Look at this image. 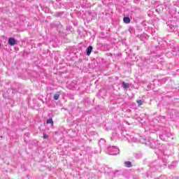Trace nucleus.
Instances as JSON below:
<instances>
[{"label": "nucleus", "mask_w": 179, "mask_h": 179, "mask_svg": "<svg viewBox=\"0 0 179 179\" xmlns=\"http://www.w3.org/2000/svg\"><path fill=\"white\" fill-rule=\"evenodd\" d=\"M108 155H111L113 156L115 155H118L120 153V149L115 146H110L108 148Z\"/></svg>", "instance_id": "obj_1"}, {"label": "nucleus", "mask_w": 179, "mask_h": 179, "mask_svg": "<svg viewBox=\"0 0 179 179\" xmlns=\"http://www.w3.org/2000/svg\"><path fill=\"white\" fill-rule=\"evenodd\" d=\"M16 39L15 38H8V44L13 47V45H16Z\"/></svg>", "instance_id": "obj_2"}, {"label": "nucleus", "mask_w": 179, "mask_h": 179, "mask_svg": "<svg viewBox=\"0 0 179 179\" xmlns=\"http://www.w3.org/2000/svg\"><path fill=\"white\" fill-rule=\"evenodd\" d=\"M127 139L128 142H136V138H134V136H129Z\"/></svg>", "instance_id": "obj_3"}, {"label": "nucleus", "mask_w": 179, "mask_h": 179, "mask_svg": "<svg viewBox=\"0 0 179 179\" xmlns=\"http://www.w3.org/2000/svg\"><path fill=\"white\" fill-rule=\"evenodd\" d=\"M92 51H93V47L92 46H88L87 48V55L89 57L92 54Z\"/></svg>", "instance_id": "obj_4"}, {"label": "nucleus", "mask_w": 179, "mask_h": 179, "mask_svg": "<svg viewBox=\"0 0 179 179\" xmlns=\"http://www.w3.org/2000/svg\"><path fill=\"white\" fill-rule=\"evenodd\" d=\"M122 87H123V89H129V83L123 82V83H122Z\"/></svg>", "instance_id": "obj_5"}, {"label": "nucleus", "mask_w": 179, "mask_h": 179, "mask_svg": "<svg viewBox=\"0 0 179 179\" xmlns=\"http://www.w3.org/2000/svg\"><path fill=\"white\" fill-rule=\"evenodd\" d=\"M123 22H124L127 24H128V23H131V19L128 17H124L123 18Z\"/></svg>", "instance_id": "obj_6"}, {"label": "nucleus", "mask_w": 179, "mask_h": 179, "mask_svg": "<svg viewBox=\"0 0 179 179\" xmlns=\"http://www.w3.org/2000/svg\"><path fill=\"white\" fill-rule=\"evenodd\" d=\"M124 166L125 167H131L132 166V164L131 163V162L127 161L124 162Z\"/></svg>", "instance_id": "obj_7"}, {"label": "nucleus", "mask_w": 179, "mask_h": 179, "mask_svg": "<svg viewBox=\"0 0 179 179\" xmlns=\"http://www.w3.org/2000/svg\"><path fill=\"white\" fill-rule=\"evenodd\" d=\"M46 123H47V124H52V125H54V121L52 120V118L48 119V120L46 121Z\"/></svg>", "instance_id": "obj_8"}, {"label": "nucleus", "mask_w": 179, "mask_h": 179, "mask_svg": "<svg viewBox=\"0 0 179 179\" xmlns=\"http://www.w3.org/2000/svg\"><path fill=\"white\" fill-rule=\"evenodd\" d=\"M59 96H60L59 94H55L54 95V96H53V99H54L55 100H58V99H59Z\"/></svg>", "instance_id": "obj_9"}, {"label": "nucleus", "mask_w": 179, "mask_h": 179, "mask_svg": "<svg viewBox=\"0 0 179 179\" xmlns=\"http://www.w3.org/2000/svg\"><path fill=\"white\" fill-rule=\"evenodd\" d=\"M143 101H142V100H137V103L138 104V106H142Z\"/></svg>", "instance_id": "obj_10"}, {"label": "nucleus", "mask_w": 179, "mask_h": 179, "mask_svg": "<svg viewBox=\"0 0 179 179\" xmlns=\"http://www.w3.org/2000/svg\"><path fill=\"white\" fill-rule=\"evenodd\" d=\"M47 138H48V136L44 134V135H43V139H47Z\"/></svg>", "instance_id": "obj_11"}, {"label": "nucleus", "mask_w": 179, "mask_h": 179, "mask_svg": "<svg viewBox=\"0 0 179 179\" xmlns=\"http://www.w3.org/2000/svg\"><path fill=\"white\" fill-rule=\"evenodd\" d=\"M101 142H103V143H104L106 141H104V139H101V140L99 141V143H101Z\"/></svg>", "instance_id": "obj_12"}, {"label": "nucleus", "mask_w": 179, "mask_h": 179, "mask_svg": "<svg viewBox=\"0 0 179 179\" xmlns=\"http://www.w3.org/2000/svg\"><path fill=\"white\" fill-rule=\"evenodd\" d=\"M163 136H162V138H163Z\"/></svg>", "instance_id": "obj_13"}, {"label": "nucleus", "mask_w": 179, "mask_h": 179, "mask_svg": "<svg viewBox=\"0 0 179 179\" xmlns=\"http://www.w3.org/2000/svg\"><path fill=\"white\" fill-rule=\"evenodd\" d=\"M1 43H0V47H1Z\"/></svg>", "instance_id": "obj_14"}]
</instances>
